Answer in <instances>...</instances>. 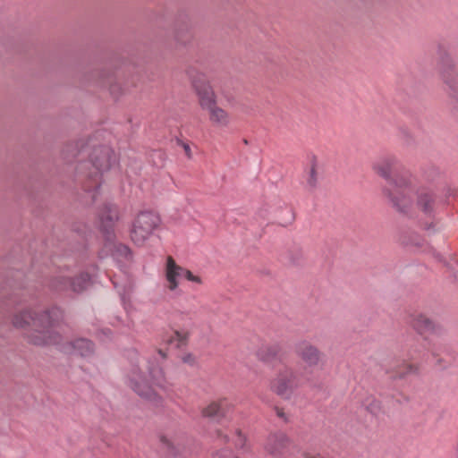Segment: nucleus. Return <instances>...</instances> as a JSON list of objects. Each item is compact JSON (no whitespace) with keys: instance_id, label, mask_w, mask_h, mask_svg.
Instances as JSON below:
<instances>
[{"instance_id":"6","label":"nucleus","mask_w":458,"mask_h":458,"mask_svg":"<svg viewBox=\"0 0 458 458\" xmlns=\"http://www.w3.org/2000/svg\"><path fill=\"white\" fill-rule=\"evenodd\" d=\"M302 385L301 375L291 367H284L271 379L269 388L277 395L288 399Z\"/></svg>"},{"instance_id":"10","label":"nucleus","mask_w":458,"mask_h":458,"mask_svg":"<svg viewBox=\"0 0 458 458\" xmlns=\"http://www.w3.org/2000/svg\"><path fill=\"white\" fill-rule=\"evenodd\" d=\"M90 160L97 169L106 171L110 168L114 160V154L108 147H98L92 151Z\"/></svg>"},{"instance_id":"5","label":"nucleus","mask_w":458,"mask_h":458,"mask_svg":"<svg viewBox=\"0 0 458 458\" xmlns=\"http://www.w3.org/2000/svg\"><path fill=\"white\" fill-rule=\"evenodd\" d=\"M160 217L152 211H141L136 215L130 227V238L138 246L144 245L159 226Z\"/></svg>"},{"instance_id":"19","label":"nucleus","mask_w":458,"mask_h":458,"mask_svg":"<svg viewBox=\"0 0 458 458\" xmlns=\"http://www.w3.org/2000/svg\"><path fill=\"white\" fill-rule=\"evenodd\" d=\"M415 195L417 196L418 205L424 210L428 211L431 207L432 198L431 195L425 191H419L415 188Z\"/></svg>"},{"instance_id":"13","label":"nucleus","mask_w":458,"mask_h":458,"mask_svg":"<svg viewBox=\"0 0 458 458\" xmlns=\"http://www.w3.org/2000/svg\"><path fill=\"white\" fill-rule=\"evenodd\" d=\"M225 404L224 400L213 401L201 410V414L206 418L216 419L223 417L225 415Z\"/></svg>"},{"instance_id":"12","label":"nucleus","mask_w":458,"mask_h":458,"mask_svg":"<svg viewBox=\"0 0 458 458\" xmlns=\"http://www.w3.org/2000/svg\"><path fill=\"white\" fill-rule=\"evenodd\" d=\"M287 444L288 438L284 434H275L268 437L266 450L272 454H277L286 447Z\"/></svg>"},{"instance_id":"1","label":"nucleus","mask_w":458,"mask_h":458,"mask_svg":"<svg viewBox=\"0 0 458 458\" xmlns=\"http://www.w3.org/2000/svg\"><path fill=\"white\" fill-rule=\"evenodd\" d=\"M127 385L139 396L150 402L160 400V393L167 392L171 384L162 368L156 362L148 363L147 372L138 366H132L127 373Z\"/></svg>"},{"instance_id":"4","label":"nucleus","mask_w":458,"mask_h":458,"mask_svg":"<svg viewBox=\"0 0 458 458\" xmlns=\"http://www.w3.org/2000/svg\"><path fill=\"white\" fill-rule=\"evenodd\" d=\"M384 194L391 205L400 212L407 211L413 204L415 185L410 174L394 180L391 187L384 190Z\"/></svg>"},{"instance_id":"22","label":"nucleus","mask_w":458,"mask_h":458,"mask_svg":"<svg viewBox=\"0 0 458 458\" xmlns=\"http://www.w3.org/2000/svg\"><path fill=\"white\" fill-rule=\"evenodd\" d=\"M187 339V334L184 332L175 331L171 338V343L176 346L180 347L182 344H184Z\"/></svg>"},{"instance_id":"27","label":"nucleus","mask_w":458,"mask_h":458,"mask_svg":"<svg viewBox=\"0 0 458 458\" xmlns=\"http://www.w3.org/2000/svg\"><path fill=\"white\" fill-rule=\"evenodd\" d=\"M158 356L161 359H165V354L162 352H158Z\"/></svg>"},{"instance_id":"26","label":"nucleus","mask_w":458,"mask_h":458,"mask_svg":"<svg viewBox=\"0 0 458 458\" xmlns=\"http://www.w3.org/2000/svg\"><path fill=\"white\" fill-rule=\"evenodd\" d=\"M184 149H185L186 153L189 155L190 151H191L190 147L189 146H185Z\"/></svg>"},{"instance_id":"3","label":"nucleus","mask_w":458,"mask_h":458,"mask_svg":"<svg viewBox=\"0 0 458 458\" xmlns=\"http://www.w3.org/2000/svg\"><path fill=\"white\" fill-rule=\"evenodd\" d=\"M192 88L200 108L208 114L210 124L218 129L227 128L232 123L231 115L218 106L217 96L211 84L205 80H196L192 81Z\"/></svg>"},{"instance_id":"14","label":"nucleus","mask_w":458,"mask_h":458,"mask_svg":"<svg viewBox=\"0 0 458 458\" xmlns=\"http://www.w3.org/2000/svg\"><path fill=\"white\" fill-rule=\"evenodd\" d=\"M411 325L416 331L420 334L434 329L433 321L423 314L414 315L411 320Z\"/></svg>"},{"instance_id":"23","label":"nucleus","mask_w":458,"mask_h":458,"mask_svg":"<svg viewBox=\"0 0 458 458\" xmlns=\"http://www.w3.org/2000/svg\"><path fill=\"white\" fill-rule=\"evenodd\" d=\"M213 458H239L237 456H233L229 450L222 449L216 452L213 455Z\"/></svg>"},{"instance_id":"9","label":"nucleus","mask_w":458,"mask_h":458,"mask_svg":"<svg viewBox=\"0 0 458 458\" xmlns=\"http://www.w3.org/2000/svg\"><path fill=\"white\" fill-rule=\"evenodd\" d=\"M298 358L304 363L306 368L313 369L322 361V353L319 349L310 342L303 341L297 344L295 350Z\"/></svg>"},{"instance_id":"2","label":"nucleus","mask_w":458,"mask_h":458,"mask_svg":"<svg viewBox=\"0 0 458 458\" xmlns=\"http://www.w3.org/2000/svg\"><path fill=\"white\" fill-rule=\"evenodd\" d=\"M13 325L19 329L26 330L25 336L35 345L58 344L60 335L54 329L49 313H37L31 310H22L13 318Z\"/></svg>"},{"instance_id":"7","label":"nucleus","mask_w":458,"mask_h":458,"mask_svg":"<svg viewBox=\"0 0 458 458\" xmlns=\"http://www.w3.org/2000/svg\"><path fill=\"white\" fill-rule=\"evenodd\" d=\"M164 276L165 279V287L170 292H175L182 278L187 279L196 284H201L202 279L190 270L179 266L172 257H167L164 267Z\"/></svg>"},{"instance_id":"24","label":"nucleus","mask_w":458,"mask_h":458,"mask_svg":"<svg viewBox=\"0 0 458 458\" xmlns=\"http://www.w3.org/2000/svg\"><path fill=\"white\" fill-rule=\"evenodd\" d=\"M160 440H161L162 444L164 445H165L167 448H174V444H173L172 440L170 438H168L167 437L163 436V437H161Z\"/></svg>"},{"instance_id":"17","label":"nucleus","mask_w":458,"mask_h":458,"mask_svg":"<svg viewBox=\"0 0 458 458\" xmlns=\"http://www.w3.org/2000/svg\"><path fill=\"white\" fill-rule=\"evenodd\" d=\"M318 165L316 159H312L310 166L306 173V185L310 189H314L318 184Z\"/></svg>"},{"instance_id":"25","label":"nucleus","mask_w":458,"mask_h":458,"mask_svg":"<svg viewBox=\"0 0 458 458\" xmlns=\"http://www.w3.org/2000/svg\"><path fill=\"white\" fill-rule=\"evenodd\" d=\"M182 360L185 363L193 364L195 362V358L191 354H185L182 356Z\"/></svg>"},{"instance_id":"28","label":"nucleus","mask_w":458,"mask_h":458,"mask_svg":"<svg viewBox=\"0 0 458 458\" xmlns=\"http://www.w3.org/2000/svg\"><path fill=\"white\" fill-rule=\"evenodd\" d=\"M217 437H224L225 439H227V437L226 436H222V434L220 432H217Z\"/></svg>"},{"instance_id":"16","label":"nucleus","mask_w":458,"mask_h":458,"mask_svg":"<svg viewBox=\"0 0 458 458\" xmlns=\"http://www.w3.org/2000/svg\"><path fill=\"white\" fill-rule=\"evenodd\" d=\"M233 442L236 449L242 454H247L250 451V445L246 436L240 429H235Z\"/></svg>"},{"instance_id":"8","label":"nucleus","mask_w":458,"mask_h":458,"mask_svg":"<svg viewBox=\"0 0 458 458\" xmlns=\"http://www.w3.org/2000/svg\"><path fill=\"white\" fill-rule=\"evenodd\" d=\"M373 170L387 181V187H391V184L394 180L409 174L408 172L402 173L401 164L394 157H385L378 159L374 163Z\"/></svg>"},{"instance_id":"20","label":"nucleus","mask_w":458,"mask_h":458,"mask_svg":"<svg viewBox=\"0 0 458 458\" xmlns=\"http://www.w3.org/2000/svg\"><path fill=\"white\" fill-rule=\"evenodd\" d=\"M113 256L118 261L130 260L131 258V252L127 246L119 244L114 247Z\"/></svg>"},{"instance_id":"18","label":"nucleus","mask_w":458,"mask_h":458,"mask_svg":"<svg viewBox=\"0 0 458 458\" xmlns=\"http://www.w3.org/2000/svg\"><path fill=\"white\" fill-rule=\"evenodd\" d=\"M100 219L103 224H106L107 225H113L115 221L118 220L117 208L112 206L105 207V209L101 214Z\"/></svg>"},{"instance_id":"11","label":"nucleus","mask_w":458,"mask_h":458,"mask_svg":"<svg viewBox=\"0 0 458 458\" xmlns=\"http://www.w3.org/2000/svg\"><path fill=\"white\" fill-rule=\"evenodd\" d=\"M62 351L68 354L87 356L93 351V344L89 340L77 339L74 342L64 345Z\"/></svg>"},{"instance_id":"15","label":"nucleus","mask_w":458,"mask_h":458,"mask_svg":"<svg viewBox=\"0 0 458 458\" xmlns=\"http://www.w3.org/2000/svg\"><path fill=\"white\" fill-rule=\"evenodd\" d=\"M90 284V277L88 274H81L73 281L65 280L63 284L64 288L71 289L74 292H81Z\"/></svg>"},{"instance_id":"21","label":"nucleus","mask_w":458,"mask_h":458,"mask_svg":"<svg viewBox=\"0 0 458 458\" xmlns=\"http://www.w3.org/2000/svg\"><path fill=\"white\" fill-rule=\"evenodd\" d=\"M276 355V352L274 347L269 345H262L258 351H257V356L258 358L265 362L269 361L271 359H273Z\"/></svg>"}]
</instances>
